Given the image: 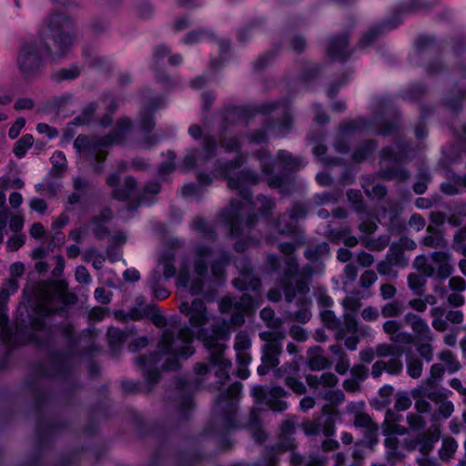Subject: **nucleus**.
<instances>
[{"label":"nucleus","mask_w":466,"mask_h":466,"mask_svg":"<svg viewBox=\"0 0 466 466\" xmlns=\"http://www.w3.org/2000/svg\"><path fill=\"white\" fill-rule=\"evenodd\" d=\"M245 160L244 155L238 154L232 160L218 163L212 170V176L198 172V184H186L180 189L183 197L198 200L204 195L205 187L210 186L214 178L228 179V187L231 190H238V198L231 199L229 207L219 214V219L228 228L231 236H241L245 230L250 229L255 225L256 216L249 212L251 208H258L263 216H268L276 207L275 201L264 195L258 196L256 202L251 201V194L246 186L256 185L261 181L258 173L243 170L235 177L230 176V172L240 167Z\"/></svg>","instance_id":"nucleus-1"},{"label":"nucleus","mask_w":466,"mask_h":466,"mask_svg":"<svg viewBox=\"0 0 466 466\" xmlns=\"http://www.w3.org/2000/svg\"><path fill=\"white\" fill-rule=\"evenodd\" d=\"M257 308L258 305L248 294H243L238 300L230 297L222 298L218 303V309L223 314L232 310L230 319H224L219 325H214L211 333L208 335V331L202 327L210 320L211 314L208 313L205 302L195 299L190 303L187 301L180 303L179 310L187 317L190 326L199 329L197 336L208 349L211 364L219 368L217 372L219 382H222V380H228V369L231 366L230 360L224 357L225 346L221 340H228L230 327L243 325L245 317L252 314Z\"/></svg>","instance_id":"nucleus-2"},{"label":"nucleus","mask_w":466,"mask_h":466,"mask_svg":"<svg viewBox=\"0 0 466 466\" xmlns=\"http://www.w3.org/2000/svg\"><path fill=\"white\" fill-rule=\"evenodd\" d=\"M39 35L40 39L25 43L18 55L17 62L25 76L37 74L45 58L55 60L67 53L75 39L73 20L63 13L51 14L41 26Z\"/></svg>","instance_id":"nucleus-3"},{"label":"nucleus","mask_w":466,"mask_h":466,"mask_svg":"<svg viewBox=\"0 0 466 466\" xmlns=\"http://www.w3.org/2000/svg\"><path fill=\"white\" fill-rule=\"evenodd\" d=\"M76 298L67 292L66 284L62 281H43L34 290L28 300L30 332L26 340L35 345H43L51 335L46 326V319L53 313L75 303Z\"/></svg>","instance_id":"nucleus-4"},{"label":"nucleus","mask_w":466,"mask_h":466,"mask_svg":"<svg viewBox=\"0 0 466 466\" xmlns=\"http://www.w3.org/2000/svg\"><path fill=\"white\" fill-rule=\"evenodd\" d=\"M194 332L184 327L177 331L171 329L164 330L158 343V350L149 356H140L136 360L137 365L145 373V378L150 386L157 383L160 378L158 368L164 370L178 369L177 357L187 359L195 352L192 346Z\"/></svg>","instance_id":"nucleus-5"},{"label":"nucleus","mask_w":466,"mask_h":466,"mask_svg":"<svg viewBox=\"0 0 466 466\" xmlns=\"http://www.w3.org/2000/svg\"><path fill=\"white\" fill-rule=\"evenodd\" d=\"M303 244L304 238H299L294 243L282 242L279 245V251L287 255L284 259L285 268L280 284L288 302H291L298 296L304 297L309 290V281L312 275L311 267L306 266L299 268L296 258L290 256L297 248ZM299 300L303 305L307 302L305 298H301Z\"/></svg>","instance_id":"nucleus-6"},{"label":"nucleus","mask_w":466,"mask_h":466,"mask_svg":"<svg viewBox=\"0 0 466 466\" xmlns=\"http://www.w3.org/2000/svg\"><path fill=\"white\" fill-rule=\"evenodd\" d=\"M131 127L132 123L130 119L121 118L108 136L98 137L79 135L74 141V147L87 159L99 164L106 159L107 148L112 145L121 144L131 130ZM95 170L102 172L103 168L96 165Z\"/></svg>","instance_id":"nucleus-7"},{"label":"nucleus","mask_w":466,"mask_h":466,"mask_svg":"<svg viewBox=\"0 0 466 466\" xmlns=\"http://www.w3.org/2000/svg\"><path fill=\"white\" fill-rule=\"evenodd\" d=\"M260 114L264 116L265 128L249 135V142L258 145L268 136L285 137L292 127L290 107L286 102L266 103L260 105Z\"/></svg>","instance_id":"nucleus-8"},{"label":"nucleus","mask_w":466,"mask_h":466,"mask_svg":"<svg viewBox=\"0 0 466 466\" xmlns=\"http://www.w3.org/2000/svg\"><path fill=\"white\" fill-rule=\"evenodd\" d=\"M397 129V123L385 122L381 116H374L370 120L358 117L347 121L339 126L334 148L338 153H347L350 149L349 142L354 136L375 133L382 136L392 134Z\"/></svg>","instance_id":"nucleus-9"},{"label":"nucleus","mask_w":466,"mask_h":466,"mask_svg":"<svg viewBox=\"0 0 466 466\" xmlns=\"http://www.w3.org/2000/svg\"><path fill=\"white\" fill-rule=\"evenodd\" d=\"M212 258V250L209 247L198 245L195 250L194 273L191 278L189 262L185 259L178 270L177 284L178 287L187 288L193 295L201 293L203 289V278L208 273V261Z\"/></svg>","instance_id":"nucleus-10"},{"label":"nucleus","mask_w":466,"mask_h":466,"mask_svg":"<svg viewBox=\"0 0 466 466\" xmlns=\"http://www.w3.org/2000/svg\"><path fill=\"white\" fill-rule=\"evenodd\" d=\"M188 134L195 140H199L203 137V148H190L187 150L181 164V167L186 171L204 167L215 155L218 147L216 139L209 134H204L203 129L198 125L190 126Z\"/></svg>","instance_id":"nucleus-11"},{"label":"nucleus","mask_w":466,"mask_h":466,"mask_svg":"<svg viewBox=\"0 0 466 466\" xmlns=\"http://www.w3.org/2000/svg\"><path fill=\"white\" fill-rule=\"evenodd\" d=\"M409 157L410 150L405 144L396 143L393 147H385L380 154V176L386 180H407L410 173L401 167L400 164Z\"/></svg>","instance_id":"nucleus-12"},{"label":"nucleus","mask_w":466,"mask_h":466,"mask_svg":"<svg viewBox=\"0 0 466 466\" xmlns=\"http://www.w3.org/2000/svg\"><path fill=\"white\" fill-rule=\"evenodd\" d=\"M285 338L286 333L283 330H265L259 333V339L265 341L262 347V364L257 370L259 375L267 374L270 369L279 364Z\"/></svg>","instance_id":"nucleus-13"},{"label":"nucleus","mask_w":466,"mask_h":466,"mask_svg":"<svg viewBox=\"0 0 466 466\" xmlns=\"http://www.w3.org/2000/svg\"><path fill=\"white\" fill-rule=\"evenodd\" d=\"M242 387L241 382H234L225 392L220 394L215 402L216 415L222 420L226 430L236 427L235 415Z\"/></svg>","instance_id":"nucleus-14"},{"label":"nucleus","mask_w":466,"mask_h":466,"mask_svg":"<svg viewBox=\"0 0 466 466\" xmlns=\"http://www.w3.org/2000/svg\"><path fill=\"white\" fill-rule=\"evenodd\" d=\"M255 157L260 162L262 173L268 178V184L271 188H278L282 195H289L294 188L293 179L288 175L275 176L274 160L272 156L267 150H257L254 152Z\"/></svg>","instance_id":"nucleus-15"},{"label":"nucleus","mask_w":466,"mask_h":466,"mask_svg":"<svg viewBox=\"0 0 466 466\" xmlns=\"http://www.w3.org/2000/svg\"><path fill=\"white\" fill-rule=\"evenodd\" d=\"M251 394L255 399L256 404H265L274 411H284L289 404L284 400L289 393L283 388L272 386L264 388L262 386H254L251 389Z\"/></svg>","instance_id":"nucleus-16"},{"label":"nucleus","mask_w":466,"mask_h":466,"mask_svg":"<svg viewBox=\"0 0 466 466\" xmlns=\"http://www.w3.org/2000/svg\"><path fill=\"white\" fill-rule=\"evenodd\" d=\"M307 213L308 210L304 204L296 203L290 209L289 215V222H286L287 216L282 215L277 221H273L272 225L280 235L291 236L298 234L299 233V228L297 224L307 216Z\"/></svg>","instance_id":"nucleus-17"},{"label":"nucleus","mask_w":466,"mask_h":466,"mask_svg":"<svg viewBox=\"0 0 466 466\" xmlns=\"http://www.w3.org/2000/svg\"><path fill=\"white\" fill-rule=\"evenodd\" d=\"M452 395V391L449 390H431L428 394V400H431L436 407V410L431 414L433 421L449 419L454 412V404L449 400Z\"/></svg>","instance_id":"nucleus-18"},{"label":"nucleus","mask_w":466,"mask_h":466,"mask_svg":"<svg viewBox=\"0 0 466 466\" xmlns=\"http://www.w3.org/2000/svg\"><path fill=\"white\" fill-rule=\"evenodd\" d=\"M347 197L353 210L361 216V222L359 226L360 230L365 234L374 233L378 226L375 220L370 218V214L363 202L360 191L357 189H350L347 192Z\"/></svg>","instance_id":"nucleus-19"},{"label":"nucleus","mask_w":466,"mask_h":466,"mask_svg":"<svg viewBox=\"0 0 466 466\" xmlns=\"http://www.w3.org/2000/svg\"><path fill=\"white\" fill-rule=\"evenodd\" d=\"M431 326L438 332H444L448 329V322L461 324L464 320V314L461 310L450 309L446 311L443 307H433L430 310Z\"/></svg>","instance_id":"nucleus-20"},{"label":"nucleus","mask_w":466,"mask_h":466,"mask_svg":"<svg viewBox=\"0 0 466 466\" xmlns=\"http://www.w3.org/2000/svg\"><path fill=\"white\" fill-rule=\"evenodd\" d=\"M236 264L239 277L233 280V286L239 290H258L260 288L261 282L258 278L254 276L248 261L242 258L237 261Z\"/></svg>","instance_id":"nucleus-21"},{"label":"nucleus","mask_w":466,"mask_h":466,"mask_svg":"<svg viewBox=\"0 0 466 466\" xmlns=\"http://www.w3.org/2000/svg\"><path fill=\"white\" fill-rule=\"evenodd\" d=\"M404 320L414 333V342L420 340H434V334L432 333L428 322L420 316L409 312L404 316Z\"/></svg>","instance_id":"nucleus-22"},{"label":"nucleus","mask_w":466,"mask_h":466,"mask_svg":"<svg viewBox=\"0 0 466 466\" xmlns=\"http://www.w3.org/2000/svg\"><path fill=\"white\" fill-rule=\"evenodd\" d=\"M128 318L132 320H140L143 319H150L157 327H165L167 321L165 317L159 312V309L155 304H149L144 308H133L128 312Z\"/></svg>","instance_id":"nucleus-23"},{"label":"nucleus","mask_w":466,"mask_h":466,"mask_svg":"<svg viewBox=\"0 0 466 466\" xmlns=\"http://www.w3.org/2000/svg\"><path fill=\"white\" fill-rule=\"evenodd\" d=\"M11 293L13 292L10 288L8 290L3 289L0 291V340L7 346L12 345V332L8 327V317L6 314V308L5 303L8 299Z\"/></svg>","instance_id":"nucleus-24"},{"label":"nucleus","mask_w":466,"mask_h":466,"mask_svg":"<svg viewBox=\"0 0 466 466\" xmlns=\"http://www.w3.org/2000/svg\"><path fill=\"white\" fill-rule=\"evenodd\" d=\"M365 406L363 401L357 403H350L347 407L349 412H356L354 425L358 428L367 429L370 434H376L379 430V426L373 422L371 418L364 412L360 411Z\"/></svg>","instance_id":"nucleus-25"},{"label":"nucleus","mask_w":466,"mask_h":466,"mask_svg":"<svg viewBox=\"0 0 466 466\" xmlns=\"http://www.w3.org/2000/svg\"><path fill=\"white\" fill-rule=\"evenodd\" d=\"M431 258L437 266L434 276L441 279H446L452 274L453 267L450 264V253L446 251H434L431 254Z\"/></svg>","instance_id":"nucleus-26"},{"label":"nucleus","mask_w":466,"mask_h":466,"mask_svg":"<svg viewBox=\"0 0 466 466\" xmlns=\"http://www.w3.org/2000/svg\"><path fill=\"white\" fill-rule=\"evenodd\" d=\"M349 56L348 38L346 35H339L330 40L327 49L328 57L331 60H344Z\"/></svg>","instance_id":"nucleus-27"},{"label":"nucleus","mask_w":466,"mask_h":466,"mask_svg":"<svg viewBox=\"0 0 466 466\" xmlns=\"http://www.w3.org/2000/svg\"><path fill=\"white\" fill-rule=\"evenodd\" d=\"M441 431L438 426H431L424 433L419 435V451L422 455H429L434 444L440 440Z\"/></svg>","instance_id":"nucleus-28"},{"label":"nucleus","mask_w":466,"mask_h":466,"mask_svg":"<svg viewBox=\"0 0 466 466\" xmlns=\"http://www.w3.org/2000/svg\"><path fill=\"white\" fill-rule=\"evenodd\" d=\"M306 381L314 390H319V388L331 390L338 384L339 379L331 372H324L320 376L309 374L306 376Z\"/></svg>","instance_id":"nucleus-29"},{"label":"nucleus","mask_w":466,"mask_h":466,"mask_svg":"<svg viewBox=\"0 0 466 466\" xmlns=\"http://www.w3.org/2000/svg\"><path fill=\"white\" fill-rule=\"evenodd\" d=\"M431 390H433V389H429L423 385L418 386L410 390V396L415 401L414 406L418 413H429L431 410V405L426 400Z\"/></svg>","instance_id":"nucleus-30"},{"label":"nucleus","mask_w":466,"mask_h":466,"mask_svg":"<svg viewBox=\"0 0 466 466\" xmlns=\"http://www.w3.org/2000/svg\"><path fill=\"white\" fill-rule=\"evenodd\" d=\"M162 100L159 98H155L152 100V102L148 105L144 106L139 114V123H140V128L145 131L148 132L150 131L154 126L155 122L153 120V113L157 109L161 107Z\"/></svg>","instance_id":"nucleus-31"},{"label":"nucleus","mask_w":466,"mask_h":466,"mask_svg":"<svg viewBox=\"0 0 466 466\" xmlns=\"http://www.w3.org/2000/svg\"><path fill=\"white\" fill-rule=\"evenodd\" d=\"M308 366L311 370H321L328 367L329 361L323 355L320 347L315 346L308 350Z\"/></svg>","instance_id":"nucleus-32"},{"label":"nucleus","mask_w":466,"mask_h":466,"mask_svg":"<svg viewBox=\"0 0 466 466\" xmlns=\"http://www.w3.org/2000/svg\"><path fill=\"white\" fill-rule=\"evenodd\" d=\"M401 416L397 412L388 410L384 420V434H400L404 435L407 432L406 428L399 425Z\"/></svg>","instance_id":"nucleus-33"},{"label":"nucleus","mask_w":466,"mask_h":466,"mask_svg":"<svg viewBox=\"0 0 466 466\" xmlns=\"http://www.w3.org/2000/svg\"><path fill=\"white\" fill-rule=\"evenodd\" d=\"M277 159L281 164L283 169L288 171L298 170L306 165L304 158L295 157L286 150H279L277 153Z\"/></svg>","instance_id":"nucleus-34"},{"label":"nucleus","mask_w":466,"mask_h":466,"mask_svg":"<svg viewBox=\"0 0 466 466\" xmlns=\"http://www.w3.org/2000/svg\"><path fill=\"white\" fill-rule=\"evenodd\" d=\"M324 417H320V431L327 437L333 436L335 434V417L338 415L337 410L329 406L323 407Z\"/></svg>","instance_id":"nucleus-35"},{"label":"nucleus","mask_w":466,"mask_h":466,"mask_svg":"<svg viewBox=\"0 0 466 466\" xmlns=\"http://www.w3.org/2000/svg\"><path fill=\"white\" fill-rule=\"evenodd\" d=\"M344 322L336 332L337 340H342L347 333L355 334L359 329V323L356 317L351 312H344L343 315Z\"/></svg>","instance_id":"nucleus-36"},{"label":"nucleus","mask_w":466,"mask_h":466,"mask_svg":"<svg viewBox=\"0 0 466 466\" xmlns=\"http://www.w3.org/2000/svg\"><path fill=\"white\" fill-rule=\"evenodd\" d=\"M175 256V250L170 248L163 252L159 257L158 267H162L164 277L166 279L173 278L177 274V269L174 266Z\"/></svg>","instance_id":"nucleus-37"},{"label":"nucleus","mask_w":466,"mask_h":466,"mask_svg":"<svg viewBox=\"0 0 466 466\" xmlns=\"http://www.w3.org/2000/svg\"><path fill=\"white\" fill-rule=\"evenodd\" d=\"M229 263V255L228 252L221 251L219 257L211 263V273L219 282L224 279L225 268Z\"/></svg>","instance_id":"nucleus-38"},{"label":"nucleus","mask_w":466,"mask_h":466,"mask_svg":"<svg viewBox=\"0 0 466 466\" xmlns=\"http://www.w3.org/2000/svg\"><path fill=\"white\" fill-rule=\"evenodd\" d=\"M372 177H364L362 180V187L369 198H376L381 199L387 194V189L383 185L373 184Z\"/></svg>","instance_id":"nucleus-39"},{"label":"nucleus","mask_w":466,"mask_h":466,"mask_svg":"<svg viewBox=\"0 0 466 466\" xmlns=\"http://www.w3.org/2000/svg\"><path fill=\"white\" fill-rule=\"evenodd\" d=\"M378 144L374 140H368L361 144L352 154V160L360 163L366 160L377 148Z\"/></svg>","instance_id":"nucleus-40"},{"label":"nucleus","mask_w":466,"mask_h":466,"mask_svg":"<svg viewBox=\"0 0 466 466\" xmlns=\"http://www.w3.org/2000/svg\"><path fill=\"white\" fill-rule=\"evenodd\" d=\"M386 259L397 268H406L409 265V259L404 256L403 251L396 244H392L386 255Z\"/></svg>","instance_id":"nucleus-41"},{"label":"nucleus","mask_w":466,"mask_h":466,"mask_svg":"<svg viewBox=\"0 0 466 466\" xmlns=\"http://www.w3.org/2000/svg\"><path fill=\"white\" fill-rule=\"evenodd\" d=\"M427 232L428 235L422 239L423 245L434 248L446 247V240L440 232L434 230L432 226H428Z\"/></svg>","instance_id":"nucleus-42"},{"label":"nucleus","mask_w":466,"mask_h":466,"mask_svg":"<svg viewBox=\"0 0 466 466\" xmlns=\"http://www.w3.org/2000/svg\"><path fill=\"white\" fill-rule=\"evenodd\" d=\"M127 337V333L117 328L111 327L107 330V339L109 347L112 350H116L124 343Z\"/></svg>","instance_id":"nucleus-43"},{"label":"nucleus","mask_w":466,"mask_h":466,"mask_svg":"<svg viewBox=\"0 0 466 466\" xmlns=\"http://www.w3.org/2000/svg\"><path fill=\"white\" fill-rule=\"evenodd\" d=\"M458 449V443L451 437H445L442 440L441 447L439 451L440 458L442 461H449Z\"/></svg>","instance_id":"nucleus-44"},{"label":"nucleus","mask_w":466,"mask_h":466,"mask_svg":"<svg viewBox=\"0 0 466 466\" xmlns=\"http://www.w3.org/2000/svg\"><path fill=\"white\" fill-rule=\"evenodd\" d=\"M136 185V180L133 177H126L123 188L115 189L113 191V197L119 200L129 198L135 190Z\"/></svg>","instance_id":"nucleus-45"},{"label":"nucleus","mask_w":466,"mask_h":466,"mask_svg":"<svg viewBox=\"0 0 466 466\" xmlns=\"http://www.w3.org/2000/svg\"><path fill=\"white\" fill-rule=\"evenodd\" d=\"M192 229L198 231L201 235L207 238H214L215 231L213 227L208 225L206 219L201 217H196L191 224Z\"/></svg>","instance_id":"nucleus-46"},{"label":"nucleus","mask_w":466,"mask_h":466,"mask_svg":"<svg viewBox=\"0 0 466 466\" xmlns=\"http://www.w3.org/2000/svg\"><path fill=\"white\" fill-rule=\"evenodd\" d=\"M439 359L446 365L450 373H454L461 369V364L453 352L449 350H442Z\"/></svg>","instance_id":"nucleus-47"},{"label":"nucleus","mask_w":466,"mask_h":466,"mask_svg":"<svg viewBox=\"0 0 466 466\" xmlns=\"http://www.w3.org/2000/svg\"><path fill=\"white\" fill-rule=\"evenodd\" d=\"M294 441L293 440L288 438L287 440L283 441L282 442L279 443L276 447L272 448L268 454V460L266 463V466H275L276 462V456L279 452L292 450L294 448Z\"/></svg>","instance_id":"nucleus-48"},{"label":"nucleus","mask_w":466,"mask_h":466,"mask_svg":"<svg viewBox=\"0 0 466 466\" xmlns=\"http://www.w3.org/2000/svg\"><path fill=\"white\" fill-rule=\"evenodd\" d=\"M159 279L157 272H154L147 281V286L152 290L154 298L162 300L169 296V292L167 289L158 287Z\"/></svg>","instance_id":"nucleus-49"},{"label":"nucleus","mask_w":466,"mask_h":466,"mask_svg":"<svg viewBox=\"0 0 466 466\" xmlns=\"http://www.w3.org/2000/svg\"><path fill=\"white\" fill-rule=\"evenodd\" d=\"M319 395L329 403L328 406L330 408H332L331 406L340 404L345 399L344 393L340 390H320Z\"/></svg>","instance_id":"nucleus-50"},{"label":"nucleus","mask_w":466,"mask_h":466,"mask_svg":"<svg viewBox=\"0 0 466 466\" xmlns=\"http://www.w3.org/2000/svg\"><path fill=\"white\" fill-rule=\"evenodd\" d=\"M111 218V211L109 209H106L101 213V218H94L92 219V224L94 225V233L99 238H102L106 234V229L104 227V224L107 222V220Z\"/></svg>","instance_id":"nucleus-51"},{"label":"nucleus","mask_w":466,"mask_h":466,"mask_svg":"<svg viewBox=\"0 0 466 466\" xmlns=\"http://www.w3.org/2000/svg\"><path fill=\"white\" fill-rule=\"evenodd\" d=\"M34 137L31 135L23 136L15 145L13 152L15 157L21 158L25 157L26 151L33 146Z\"/></svg>","instance_id":"nucleus-52"},{"label":"nucleus","mask_w":466,"mask_h":466,"mask_svg":"<svg viewBox=\"0 0 466 466\" xmlns=\"http://www.w3.org/2000/svg\"><path fill=\"white\" fill-rule=\"evenodd\" d=\"M422 361L412 356L407 358V374L412 379H419L422 374Z\"/></svg>","instance_id":"nucleus-53"},{"label":"nucleus","mask_w":466,"mask_h":466,"mask_svg":"<svg viewBox=\"0 0 466 466\" xmlns=\"http://www.w3.org/2000/svg\"><path fill=\"white\" fill-rule=\"evenodd\" d=\"M25 272V265L22 262H15L10 267L11 279L8 281V285L12 292H16L18 289L17 279L21 277Z\"/></svg>","instance_id":"nucleus-54"},{"label":"nucleus","mask_w":466,"mask_h":466,"mask_svg":"<svg viewBox=\"0 0 466 466\" xmlns=\"http://www.w3.org/2000/svg\"><path fill=\"white\" fill-rule=\"evenodd\" d=\"M350 233V229L347 228L343 230L335 232L333 229H329L328 234L331 238L332 241L339 243L341 238H344V244L348 247H354L358 244V239L355 237H346Z\"/></svg>","instance_id":"nucleus-55"},{"label":"nucleus","mask_w":466,"mask_h":466,"mask_svg":"<svg viewBox=\"0 0 466 466\" xmlns=\"http://www.w3.org/2000/svg\"><path fill=\"white\" fill-rule=\"evenodd\" d=\"M329 251V247L327 242H321L318 244L314 248H308L304 256L307 259L310 261H317L322 256L328 254Z\"/></svg>","instance_id":"nucleus-56"},{"label":"nucleus","mask_w":466,"mask_h":466,"mask_svg":"<svg viewBox=\"0 0 466 466\" xmlns=\"http://www.w3.org/2000/svg\"><path fill=\"white\" fill-rule=\"evenodd\" d=\"M220 147L228 153L238 152L240 149V142L236 137H228L220 135L219 137Z\"/></svg>","instance_id":"nucleus-57"},{"label":"nucleus","mask_w":466,"mask_h":466,"mask_svg":"<svg viewBox=\"0 0 466 466\" xmlns=\"http://www.w3.org/2000/svg\"><path fill=\"white\" fill-rule=\"evenodd\" d=\"M80 68L77 66H71L67 68H62L56 71L53 77L57 81L73 80L80 75Z\"/></svg>","instance_id":"nucleus-58"},{"label":"nucleus","mask_w":466,"mask_h":466,"mask_svg":"<svg viewBox=\"0 0 466 466\" xmlns=\"http://www.w3.org/2000/svg\"><path fill=\"white\" fill-rule=\"evenodd\" d=\"M414 267L426 277H433L435 275V268L429 264L424 255H420L415 258Z\"/></svg>","instance_id":"nucleus-59"},{"label":"nucleus","mask_w":466,"mask_h":466,"mask_svg":"<svg viewBox=\"0 0 466 466\" xmlns=\"http://www.w3.org/2000/svg\"><path fill=\"white\" fill-rule=\"evenodd\" d=\"M50 161L52 163V169L54 173L61 174L65 171L67 161L63 152L55 151L50 157Z\"/></svg>","instance_id":"nucleus-60"},{"label":"nucleus","mask_w":466,"mask_h":466,"mask_svg":"<svg viewBox=\"0 0 466 466\" xmlns=\"http://www.w3.org/2000/svg\"><path fill=\"white\" fill-rule=\"evenodd\" d=\"M403 308L402 305L398 301H391L386 303L381 308V315L384 318H396L399 317L402 313Z\"/></svg>","instance_id":"nucleus-61"},{"label":"nucleus","mask_w":466,"mask_h":466,"mask_svg":"<svg viewBox=\"0 0 466 466\" xmlns=\"http://www.w3.org/2000/svg\"><path fill=\"white\" fill-rule=\"evenodd\" d=\"M411 396L407 391H400L396 394L394 409L397 412L405 411L411 406Z\"/></svg>","instance_id":"nucleus-62"},{"label":"nucleus","mask_w":466,"mask_h":466,"mask_svg":"<svg viewBox=\"0 0 466 466\" xmlns=\"http://www.w3.org/2000/svg\"><path fill=\"white\" fill-rule=\"evenodd\" d=\"M390 241V238L388 235L380 236L377 238H370L365 241V246L370 250L380 251L384 249Z\"/></svg>","instance_id":"nucleus-63"},{"label":"nucleus","mask_w":466,"mask_h":466,"mask_svg":"<svg viewBox=\"0 0 466 466\" xmlns=\"http://www.w3.org/2000/svg\"><path fill=\"white\" fill-rule=\"evenodd\" d=\"M260 318L271 329H278L282 323L280 319L275 318V312L271 308H264L260 311Z\"/></svg>","instance_id":"nucleus-64"}]
</instances>
